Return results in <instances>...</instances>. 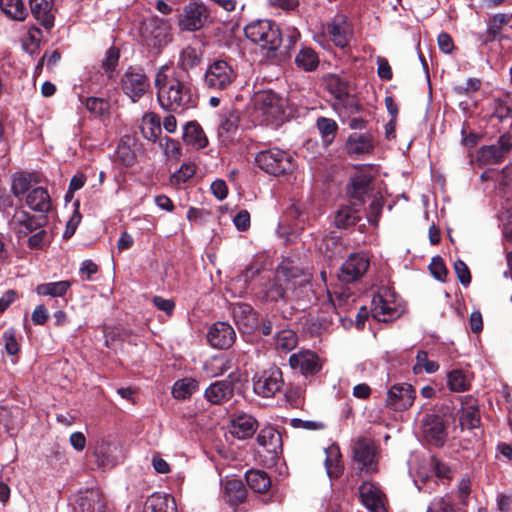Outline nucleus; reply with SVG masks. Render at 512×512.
<instances>
[{
  "instance_id": "nucleus-8",
  "label": "nucleus",
  "mask_w": 512,
  "mask_h": 512,
  "mask_svg": "<svg viewBox=\"0 0 512 512\" xmlns=\"http://www.w3.org/2000/svg\"><path fill=\"white\" fill-rule=\"evenodd\" d=\"M209 13L205 5L190 2L183 7L178 25L183 31L195 32L202 29L208 21Z\"/></svg>"
},
{
  "instance_id": "nucleus-20",
  "label": "nucleus",
  "mask_w": 512,
  "mask_h": 512,
  "mask_svg": "<svg viewBox=\"0 0 512 512\" xmlns=\"http://www.w3.org/2000/svg\"><path fill=\"white\" fill-rule=\"evenodd\" d=\"M258 428L257 420L248 414L242 413L230 420L229 431L232 436L240 440L251 438Z\"/></svg>"
},
{
  "instance_id": "nucleus-57",
  "label": "nucleus",
  "mask_w": 512,
  "mask_h": 512,
  "mask_svg": "<svg viewBox=\"0 0 512 512\" xmlns=\"http://www.w3.org/2000/svg\"><path fill=\"white\" fill-rule=\"evenodd\" d=\"M383 209V199L382 197L373 196L367 211V219L369 223L374 226H377L379 217L382 213Z\"/></svg>"
},
{
  "instance_id": "nucleus-47",
  "label": "nucleus",
  "mask_w": 512,
  "mask_h": 512,
  "mask_svg": "<svg viewBox=\"0 0 512 512\" xmlns=\"http://www.w3.org/2000/svg\"><path fill=\"white\" fill-rule=\"evenodd\" d=\"M316 126L325 145L331 144L338 131V124L336 121L331 118L319 117L316 121Z\"/></svg>"
},
{
  "instance_id": "nucleus-31",
  "label": "nucleus",
  "mask_w": 512,
  "mask_h": 512,
  "mask_svg": "<svg viewBox=\"0 0 512 512\" xmlns=\"http://www.w3.org/2000/svg\"><path fill=\"white\" fill-rule=\"evenodd\" d=\"M183 141L197 150L208 145V139L202 127L196 121L188 122L184 126Z\"/></svg>"
},
{
  "instance_id": "nucleus-39",
  "label": "nucleus",
  "mask_w": 512,
  "mask_h": 512,
  "mask_svg": "<svg viewBox=\"0 0 512 512\" xmlns=\"http://www.w3.org/2000/svg\"><path fill=\"white\" fill-rule=\"evenodd\" d=\"M1 11L10 19L24 21L28 10L23 0H0Z\"/></svg>"
},
{
  "instance_id": "nucleus-45",
  "label": "nucleus",
  "mask_w": 512,
  "mask_h": 512,
  "mask_svg": "<svg viewBox=\"0 0 512 512\" xmlns=\"http://www.w3.org/2000/svg\"><path fill=\"white\" fill-rule=\"evenodd\" d=\"M198 389V382L193 378L177 380L172 387V395L179 400H185Z\"/></svg>"
},
{
  "instance_id": "nucleus-40",
  "label": "nucleus",
  "mask_w": 512,
  "mask_h": 512,
  "mask_svg": "<svg viewBox=\"0 0 512 512\" xmlns=\"http://www.w3.org/2000/svg\"><path fill=\"white\" fill-rule=\"evenodd\" d=\"M288 289L284 282V279L280 278V266L277 269L276 276L273 281L268 284L265 291V297L267 300L272 302H278L280 300L288 301Z\"/></svg>"
},
{
  "instance_id": "nucleus-22",
  "label": "nucleus",
  "mask_w": 512,
  "mask_h": 512,
  "mask_svg": "<svg viewBox=\"0 0 512 512\" xmlns=\"http://www.w3.org/2000/svg\"><path fill=\"white\" fill-rule=\"evenodd\" d=\"M289 363L293 369H299L305 375L315 374L321 369L318 356L311 351L292 354Z\"/></svg>"
},
{
  "instance_id": "nucleus-50",
  "label": "nucleus",
  "mask_w": 512,
  "mask_h": 512,
  "mask_svg": "<svg viewBox=\"0 0 512 512\" xmlns=\"http://www.w3.org/2000/svg\"><path fill=\"white\" fill-rule=\"evenodd\" d=\"M120 58V51L117 47H110L102 60V68L107 74L108 78H113L116 67L118 66Z\"/></svg>"
},
{
  "instance_id": "nucleus-55",
  "label": "nucleus",
  "mask_w": 512,
  "mask_h": 512,
  "mask_svg": "<svg viewBox=\"0 0 512 512\" xmlns=\"http://www.w3.org/2000/svg\"><path fill=\"white\" fill-rule=\"evenodd\" d=\"M160 146L162 147L167 159L177 160L181 156V146L177 140L166 136L161 139Z\"/></svg>"
},
{
  "instance_id": "nucleus-21",
  "label": "nucleus",
  "mask_w": 512,
  "mask_h": 512,
  "mask_svg": "<svg viewBox=\"0 0 512 512\" xmlns=\"http://www.w3.org/2000/svg\"><path fill=\"white\" fill-rule=\"evenodd\" d=\"M30 11L33 17L46 29L54 27L55 14L53 0H29Z\"/></svg>"
},
{
  "instance_id": "nucleus-26",
  "label": "nucleus",
  "mask_w": 512,
  "mask_h": 512,
  "mask_svg": "<svg viewBox=\"0 0 512 512\" xmlns=\"http://www.w3.org/2000/svg\"><path fill=\"white\" fill-rule=\"evenodd\" d=\"M232 316L238 328L244 333L251 332L256 326L255 313L249 304H234L232 306Z\"/></svg>"
},
{
  "instance_id": "nucleus-1",
  "label": "nucleus",
  "mask_w": 512,
  "mask_h": 512,
  "mask_svg": "<svg viewBox=\"0 0 512 512\" xmlns=\"http://www.w3.org/2000/svg\"><path fill=\"white\" fill-rule=\"evenodd\" d=\"M154 83L158 102L164 110L183 112L197 105V94L188 74L170 72L169 67L163 65L157 70Z\"/></svg>"
},
{
  "instance_id": "nucleus-25",
  "label": "nucleus",
  "mask_w": 512,
  "mask_h": 512,
  "mask_svg": "<svg viewBox=\"0 0 512 512\" xmlns=\"http://www.w3.org/2000/svg\"><path fill=\"white\" fill-rule=\"evenodd\" d=\"M224 500L231 506L242 504L247 498V489L240 479H227L222 484Z\"/></svg>"
},
{
  "instance_id": "nucleus-56",
  "label": "nucleus",
  "mask_w": 512,
  "mask_h": 512,
  "mask_svg": "<svg viewBox=\"0 0 512 512\" xmlns=\"http://www.w3.org/2000/svg\"><path fill=\"white\" fill-rule=\"evenodd\" d=\"M196 173V166L193 163H184L175 171L171 176V182L174 184H181L188 181Z\"/></svg>"
},
{
  "instance_id": "nucleus-59",
  "label": "nucleus",
  "mask_w": 512,
  "mask_h": 512,
  "mask_svg": "<svg viewBox=\"0 0 512 512\" xmlns=\"http://www.w3.org/2000/svg\"><path fill=\"white\" fill-rule=\"evenodd\" d=\"M5 350L9 355H15L19 352V344L16 340V331L14 328H8L3 333Z\"/></svg>"
},
{
  "instance_id": "nucleus-48",
  "label": "nucleus",
  "mask_w": 512,
  "mask_h": 512,
  "mask_svg": "<svg viewBox=\"0 0 512 512\" xmlns=\"http://www.w3.org/2000/svg\"><path fill=\"white\" fill-rule=\"evenodd\" d=\"M504 156L501 154V148L498 145L483 146L477 152V160L480 164H496L502 162Z\"/></svg>"
},
{
  "instance_id": "nucleus-38",
  "label": "nucleus",
  "mask_w": 512,
  "mask_h": 512,
  "mask_svg": "<svg viewBox=\"0 0 512 512\" xmlns=\"http://www.w3.org/2000/svg\"><path fill=\"white\" fill-rule=\"evenodd\" d=\"M140 130L145 139L155 142L162 132L159 116L155 113L145 114L141 121Z\"/></svg>"
},
{
  "instance_id": "nucleus-62",
  "label": "nucleus",
  "mask_w": 512,
  "mask_h": 512,
  "mask_svg": "<svg viewBox=\"0 0 512 512\" xmlns=\"http://www.w3.org/2000/svg\"><path fill=\"white\" fill-rule=\"evenodd\" d=\"M454 270L459 282L464 286H468L471 282V274L465 262L457 260L454 263Z\"/></svg>"
},
{
  "instance_id": "nucleus-7",
  "label": "nucleus",
  "mask_w": 512,
  "mask_h": 512,
  "mask_svg": "<svg viewBox=\"0 0 512 512\" xmlns=\"http://www.w3.org/2000/svg\"><path fill=\"white\" fill-rule=\"evenodd\" d=\"M378 447L369 438H359L353 445V460L360 471L374 473L377 471Z\"/></svg>"
},
{
  "instance_id": "nucleus-24",
  "label": "nucleus",
  "mask_w": 512,
  "mask_h": 512,
  "mask_svg": "<svg viewBox=\"0 0 512 512\" xmlns=\"http://www.w3.org/2000/svg\"><path fill=\"white\" fill-rule=\"evenodd\" d=\"M234 393L233 383L229 380H219L211 383L205 390L204 396L211 404H222L230 400Z\"/></svg>"
},
{
  "instance_id": "nucleus-29",
  "label": "nucleus",
  "mask_w": 512,
  "mask_h": 512,
  "mask_svg": "<svg viewBox=\"0 0 512 512\" xmlns=\"http://www.w3.org/2000/svg\"><path fill=\"white\" fill-rule=\"evenodd\" d=\"M357 202L352 201L349 205L342 206L335 214L334 223L337 228L347 229L355 225L360 219V208Z\"/></svg>"
},
{
  "instance_id": "nucleus-58",
  "label": "nucleus",
  "mask_w": 512,
  "mask_h": 512,
  "mask_svg": "<svg viewBox=\"0 0 512 512\" xmlns=\"http://www.w3.org/2000/svg\"><path fill=\"white\" fill-rule=\"evenodd\" d=\"M427 512H455L450 497L435 498L427 508Z\"/></svg>"
},
{
  "instance_id": "nucleus-53",
  "label": "nucleus",
  "mask_w": 512,
  "mask_h": 512,
  "mask_svg": "<svg viewBox=\"0 0 512 512\" xmlns=\"http://www.w3.org/2000/svg\"><path fill=\"white\" fill-rule=\"evenodd\" d=\"M85 107L94 116L100 117L108 112L110 105L108 101L98 97H88L85 100Z\"/></svg>"
},
{
  "instance_id": "nucleus-35",
  "label": "nucleus",
  "mask_w": 512,
  "mask_h": 512,
  "mask_svg": "<svg viewBox=\"0 0 512 512\" xmlns=\"http://www.w3.org/2000/svg\"><path fill=\"white\" fill-rule=\"evenodd\" d=\"M38 183H40V177L37 174L20 172L14 175L11 189L13 194L17 198H20L24 196L33 185Z\"/></svg>"
},
{
  "instance_id": "nucleus-3",
  "label": "nucleus",
  "mask_w": 512,
  "mask_h": 512,
  "mask_svg": "<svg viewBox=\"0 0 512 512\" xmlns=\"http://www.w3.org/2000/svg\"><path fill=\"white\" fill-rule=\"evenodd\" d=\"M244 32L248 40L266 51L268 57L275 56L276 51L281 46L280 29L270 20H254L245 26Z\"/></svg>"
},
{
  "instance_id": "nucleus-13",
  "label": "nucleus",
  "mask_w": 512,
  "mask_h": 512,
  "mask_svg": "<svg viewBox=\"0 0 512 512\" xmlns=\"http://www.w3.org/2000/svg\"><path fill=\"white\" fill-rule=\"evenodd\" d=\"M369 265V258L365 254L353 253L342 264L338 278L344 283L357 281L367 272Z\"/></svg>"
},
{
  "instance_id": "nucleus-16",
  "label": "nucleus",
  "mask_w": 512,
  "mask_h": 512,
  "mask_svg": "<svg viewBox=\"0 0 512 512\" xmlns=\"http://www.w3.org/2000/svg\"><path fill=\"white\" fill-rule=\"evenodd\" d=\"M236 339V333L233 327L227 322L214 323L208 333L207 341L216 349L230 348Z\"/></svg>"
},
{
  "instance_id": "nucleus-28",
  "label": "nucleus",
  "mask_w": 512,
  "mask_h": 512,
  "mask_svg": "<svg viewBox=\"0 0 512 512\" xmlns=\"http://www.w3.org/2000/svg\"><path fill=\"white\" fill-rule=\"evenodd\" d=\"M371 312L373 317L380 322H387L399 315L394 303L387 300L381 294H377L373 297Z\"/></svg>"
},
{
  "instance_id": "nucleus-14",
  "label": "nucleus",
  "mask_w": 512,
  "mask_h": 512,
  "mask_svg": "<svg viewBox=\"0 0 512 512\" xmlns=\"http://www.w3.org/2000/svg\"><path fill=\"white\" fill-rule=\"evenodd\" d=\"M416 391L408 383L394 384L387 392L386 404L394 411L410 408L415 400Z\"/></svg>"
},
{
  "instance_id": "nucleus-5",
  "label": "nucleus",
  "mask_w": 512,
  "mask_h": 512,
  "mask_svg": "<svg viewBox=\"0 0 512 512\" xmlns=\"http://www.w3.org/2000/svg\"><path fill=\"white\" fill-rule=\"evenodd\" d=\"M255 162L263 171L275 176L289 174L296 168V162L291 154L278 148L258 152Z\"/></svg>"
},
{
  "instance_id": "nucleus-17",
  "label": "nucleus",
  "mask_w": 512,
  "mask_h": 512,
  "mask_svg": "<svg viewBox=\"0 0 512 512\" xmlns=\"http://www.w3.org/2000/svg\"><path fill=\"white\" fill-rule=\"evenodd\" d=\"M76 512H105L106 502L99 488L82 491L77 496Z\"/></svg>"
},
{
  "instance_id": "nucleus-27",
  "label": "nucleus",
  "mask_w": 512,
  "mask_h": 512,
  "mask_svg": "<svg viewBox=\"0 0 512 512\" xmlns=\"http://www.w3.org/2000/svg\"><path fill=\"white\" fill-rule=\"evenodd\" d=\"M345 149L349 155L369 154L374 149L373 137L369 133H352L347 139Z\"/></svg>"
},
{
  "instance_id": "nucleus-23",
  "label": "nucleus",
  "mask_w": 512,
  "mask_h": 512,
  "mask_svg": "<svg viewBox=\"0 0 512 512\" xmlns=\"http://www.w3.org/2000/svg\"><path fill=\"white\" fill-rule=\"evenodd\" d=\"M324 87L338 100L340 103H348L349 98V84L346 78L329 73L322 78Z\"/></svg>"
},
{
  "instance_id": "nucleus-30",
  "label": "nucleus",
  "mask_w": 512,
  "mask_h": 512,
  "mask_svg": "<svg viewBox=\"0 0 512 512\" xmlns=\"http://www.w3.org/2000/svg\"><path fill=\"white\" fill-rule=\"evenodd\" d=\"M257 443L265 451L277 455L282 450V440L279 432L273 427H264L257 435Z\"/></svg>"
},
{
  "instance_id": "nucleus-61",
  "label": "nucleus",
  "mask_w": 512,
  "mask_h": 512,
  "mask_svg": "<svg viewBox=\"0 0 512 512\" xmlns=\"http://www.w3.org/2000/svg\"><path fill=\"white\" fill-rule=\"evenodd\" d=\"M512 100L509 97L497 99L495 102V114L498 118L504 119L511 115Z\"/></svg>"
},
{
  "instance_id": "nucleus-19",
  "label": "nucleus",
  "mask_w": 512,
  "mask_h": 512,
  "mask_svg": "<svg viewBox=\"0 0 512 512\" xmlns=\"http://www.w3.org/2000/svg\"><path fill=\"white\" fill-rule=\"evenodd\" d=\"M259 109L267 117L268 121H281L284 115V109L279 96L273 92H263L257 96Z\"/></svg>"
},
{
  "instance_id": "nucleus-36",
  "label": "nucleus",
  "mask_w": 512,
  "mask_h": 512,
  "mask_svg": "<svg viewBox=\"0 0 512 512\" xmlns=\"http://www.w3.org/2000/svg\"><path fill=\"white\" fill-rule=\"evenodd\" d=\"M26 203L32 210L40 213H47L51 208L50 196L42 187L30 191L27 194Z\"/></svg>"
},
{
  "instance_id": "nucleus-34",
  "label": "nucleus",
  "mask_w": 512,
  "mask_h": 512,
  "mask_svg": "<svg viewBox=\"0 0 512 512\" xmlns=\"http://www.w3.org/2000/svg\"><path fill=\"white\" fill-rule=\"evenodd\" d=\"M245 480L251 490L256 493L264 494L271 487V479L263 470L251 469L245 473Z\"/></svg>"
},
{
  "instance_id": "nucleus-64",
  "label": "nucleus",
  "mask_w": 512,
  "mask_h": 512,
  "mask_svg": "<svg viewBox=\"0 0 512 512\" xmlns=\"http://www.w3.org/2000/svg\"><path fill=\"white\" fill-rule=\"evenodd\" d=\"M377 74L381 79L391 80L393 73L388 60L384 57L377 58Z\"/></svg>"
},
{
  "instance_id": "nucleus-63",
  "label": "nucleus",
  "mask_w": 512,
  "mask_h": 512,
  "mask_svg": "<svg viewBox=\"0 0 512 512\" xmlns=\"http://www.w3.org/2000/svg\"><path fill=\"white\" fill-rule=\"evenodd\" d=\"M481 82L478 79H468L465 84L457 85L454 90L457 94L468 95L471 92H475L480 88Z\"/></svg>"
},
{
  "instance_id": "nucleus-11",
  "label": "nucleus",
  "mask_w": 512,
  "mask_h": 512,
  "mask_svg": "<svg viewBox=\"0 0 512 512\" xmlns=\"http://www.w3.org/2000/svg\"><path fill=\"white\" fill-rule=\"evenodd\" d=\"M422 434L426 442L435 447H442L447 438L443 418L437 414H426L421 420Z\"/></svg>"
},
{
  "instance_id": "nucleus-60",
  "label": "nucleus",
  "mask_w": 512,
  "mask_h": 512,
  "mask_svg": "<svg viewBox=\"0 0 512 512\" xmlns=\"http://www.w3.org/2000/svg\"><path fill=\"white\" fill-rule=\"evenodd\" d=\"M429 269L431 274L439 281H445L447 276V268L444 264L443 259L440 256H436L432 258V261L429 265Z\"/></svg>"
},
{
  "instance_id": "nucleus-33",
  "label": "nucleus",
  "mask_w": 512,
  "mask_h": 512,
  "mask_svg": "<svg viewBox=\"0 0 512 512\" xmlns=\"http://www.w3.org/2000/svg\"><path fill=\"white\" fill-rule=\"evenodd\" d=\"M371 178L365 174H359L352 178L351 185L348 188V193L352 201L363 206L365 197L368 194Z\"/></svg>"
},
{
  "instance_id": "nucleus-42",
  "label": "nucleus",
  "mask_w": 512,
  "mask_h": 512,
  "mask_svg": "<svg viewBox=\"0 0 512 512\" xmlns=\"http://www.w3.org/2000/svg\"><path fill=\"white\" fill-rule=\"evenodd\" d=\"M202 60V52L192 46H186L182 49L179 56L178 66L187 74L190 69L195 68Z\"/></svg>"
},
{
  "instance_id": "nucleus-49",
  "label": "nucleus",
  "mask_w": 512,
  "mask_h": 512,
  "mask_svg": "<svg viewBox=\"0 0 512 512\" xmlns=\"http://www.w3.org/2000/svg\"><path fill=\"white\" fill-rule=\"evenodd\" d=\"M460 425L462 429H474L480 425V413L474 404L464 408L460 416Z\"/></svg>"
},
{
  "instance_id": "nucleus-18",
  "label": "nucleus",
  "mask_w": 512,
  "mask_h": 512,
  "mask_svg": "<svg viewBox=\"0 0 512 512\" xmlns=\"http://www.w3.org/2000/svg\"><path fill=\"white\" fill-rule=\"evenodd\" d=\"M348 300V295L345 293H341L337 296V302L335 303L334 300L331 298L325 300L320 307V311L318 316L316 317L319 321H321L324 324V328L330 329L331 326L334 323L335 316L338 318L339 321H342V309L346 305V302Z\"/></svg>"
},
{
  "instance_id": "nucleus-41",
  "label": "nucleus",
  "mask_w": 512,
  "mask_h": 512,
  "mask_svg": "<svg viewBox=\"0 0 512 512\" xmlns=\"http://www.w3.org/2000/svg\"><path fill=\"white\" fill-rule=\"evenodd\" d=\"M295 64L306 72L314 71L319 65L318 54L310 47H302L295 56Z\"/></svg>"
},
{
  "instance_id": "nucleus-9",
  "label": "nucleus",
  "mask_w": 512,
  "mask_h": 512,
  "mask_svg": "<svg viewBox=\"0 0 512 512\" xmlns=\"http://www.w3.org/2000/svg\"><path fill=\"white\" fill-rule=\"evenodd\" d=\"M252 384L253 391L257 395L264 398L273 397L282 387V372L278 368H272L260 374H255L252 378Z\"/></svg>"
},
{
  "instance_id": "nucleus-32",
  "label": "nucleus",
  "mask_w": 512,
  "mask_h": 512,
  "mask_svg": "<svg viewBox=\"0 0 512 512\" xmlns=\"http://www.w3.org/2000/svg\"><path fill=\"white\" fill-rule=\"evenodd\" d=\"M143 512H177V507L173 497L156 493L148 497Z\"/></svg>"
},
{
  "instance_id": "nucleus-43",
  "label": "nucleus",
  "mask_w": 512,
  "mask_h": 512,
  "mask_svg": "<svg viewBox=\"0 0 512 512\" xmlns=\"http://www.w3.org/2000/svg\"><path fill=\"white\" fill-rule=\"evenodd\" d=\"M511 18L512 15L505 13H499L492 16L487 23V29L485 32L486 39H484L483 42H492L496 40L499 37L502 28L510 22Z\"/></svg>"
},
{
  "instance_id": "nucleus-10",
  "label": "nucleus",
  "mask_w": 512,
  "mask_h": 512,
  "mask_svg": "<svg viewBox=\"0 0 512 512\" xmlns=\"http://www.w3.org/2000/svg\"><path fill=\"white\" fill-rule=\"evenodd\" d=\"M124 93L133 101H138L149 89L147 76L139 70L129 68L121 78Z\"/></svg>"
},
{
  "instance_id": "nucleus-54",
  "label": "nucleus",
  "mask_w": 512,
  "mask_h": 512,
  "mask_svg": "<svg viewBox=\"0 0 512 512\" xmlns=\"http://www.w3.org/2000/svg\"><path fill=\"white\" fill-rule=\"evenodd\" d=\"M111 453L112 449L110 445L102 444L96 448L95 456L100 467L110 468L116 464V460Z\"/></svg>"
},
{
  "instance_id": "nucleus-2",
  "label": "nucleus",
  "mask_w": 512,
  "mask_h": 512,
  "mask_svg": "<svg viewBox=\"0 0 512 512\" xmlns=\"http://www.w3.org/2000/svg\"><path fill=\"white\" fill-rule=\"evenodd\" d=\"M280 278L284 279L288 289V301L296 302L302 310L314 298L311 275L290 264L280 265Z\"/></svg>"
},
{
  "instance_id": "nucleus-51",
  "label": "nucleus",
  "mask_w": 512,
  "mask_h": 512,
  "mask_svg": "<svg viewBox=\"0 0 512 512\" xmlns=\"http://www.w3.org/2000/svg\"><path fill=\"white\" fill-rule=\"evenodd\" d=\"M297 345V336L294 331L284 329L277 333L276 347L284 351H290Z\"/></svg>"
},
{
  "instance_id": "nucleus-44",
  "label": "nucleus",
  "mask_w": 512,
  "mask_h": 512,
  "mask_svg": "<svg viewBox=\"0 0 512 512\" xmlns=\"http://www.w3.org/2000/svg\"><path fill=\"white\" fill-rule=\"evenodd\" d=\"M71 283L67 280L43 283L36 286V293L41 296L62 297L70 288Z\"/></svg>"
},
{
  "instance_id": "nucleus-46",
  "label": "nucleus",
  "mask_w": 512,
  "mask_h": 512,
  "mask_svg": "<svg viewBox=\"0 0 512 512\" xmlns=\"http://www.w3.org/2000/svg\"><path fill=\"white\" fill-rule=\"evenodd\" d=\"M447 383L450 390L464 392L470 388L471 378L461 369H455L448 373Z\"/></svg>"
},
{
  "instance_id": "nucleus-15",
  "label": "nucleus",
  "mask_w": 512,
  "mask_h": 512,
  "mask_svg": "<svg viewBox=\"0 0 512 512\" xmlns=\"http://www.w3.org/2000/svg\"><path fill=\"white\" fill-rule=\"evenodd\" d=\"M45 222L46 216L44 215L34 216L25 210H17L10 220V225L17 236L21 238L43 227Z\"/></svg>"
},
{
  "instance_id": "nucleus-4",
  "label": "nucleus",
  "mask_w": 512,
  "mask_h": 512,
  "mask_svg": "<svg viewBox=\"0 0 512 512\" xmlns=\"http://www.w3.org/2000/svg\"><path fill=\"white\" fill-rule=\"evenodd\" d=\"M140 39L151 55H159L173 39L170 22L157 16L145 20L140 28Z\"/></svg>"
},
{
  "instance_id": "nucleus-6",
  "label": "nucleus",
  "mask_w": 512,
  "mask_h": 512,
  "mask_svg": "<svg viewBox=\"0 0 512 512\" xmlns=\"http://www.w3.org/2000/svg\"><path fill=\"white\" fill-rule=\"evenodd\" d=\"M237 73L224 60L213 61L204 74V84L207 88L217 91L227 90L235 81Z\"/></svg>"
},
{
  "instance_id": "nucleus-52",
  "label": "nucleus",
  "mask_w": 512,
  "mask_h": 512,
  "mask_svg": "<svg viewBox=\"0 0 512 512\" xmlns=\"http://www.w3.org/2000/svg\"><path fill=\"white\" fill-rule=\"evenodd\" d=\"M422 369L427 373H434L439 369V364L436 361L429 360L426 351H419L416 355V364L413 367L415 374H418Z\"/></svg>"
},
{
  "instance_id": "nucleus-12",
  "label": "nucleus",
  "mask_w": 512,
  "mask_h": 512,
  "mask_svg": "<svg viewBox=\"0 0 512 512\" xmlns=\"http://www.w3.org/2000/svg\"><path fill=\"white\" fill-rule=\"evenodd\" d=\"M325 33L337 47L344 48L353 34L352 24L347 16L337 14L326 24Z\"/></svg>"
},
{
  "instance_id": "nucleus-37",
  "label": "nucleus",
  "mask_w": 512,
  "mask_h": 512,
  "mask_svg": "<svg viewBox=\"0 0 512 512\" xmlns=\"http://www.w3.org/2000/svg\"><path fill=\"white\" fill-rule=\"evenodd\" d=\"M363 504L371 512H386L381 493L372 486L363 485L360 488Z\"/></svg>"
}]
</instances>
